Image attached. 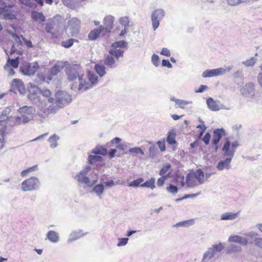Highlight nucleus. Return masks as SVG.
<instances>
[{
	"instance_id": "52",
	"label": "nucleus",
	"mask_w": 262,
	"mask_h": 262,
	"mask_svg": "<svg viewBox=\"0 0 262 262\" xmlns=\"http://www.w3.org/2000/svg\"><path fill=\"white\" fill-rule=\"evenodd\" d=\"M166 190L171 193L176 194L178 192V188L177 186L172 184H170L169 186L166 187Z\"/></svg>"
},
{
	"instance_id": "34",
	"label": "nucleus",
	"mask_w": 262,
	"mask_h": 262,
	"mask_svg": "<svg viewBox=\"0 0 262 262\" xmlns=\"http://www.w3.org/2000/svg\"><path fill=\"white\" fill-rule=\"evenodd\" d=\"M186 184L188 187H193L197 185L193 175H191L190 173L186 176Z\"/></svg>"
},
{
	"instance_id": "44",
	"label": "nucleus",
	"mask_w": 262,
	"mask_h": 262,
	"mask_svg": "<svg viewBox=\"0 0 262 262\" xmlns=\"http://www.w3.org/2000/svg\"><path fill=\"white\" fill-rule=\"evenodd\" d=\"M112 46L114 48H127V43L124 40H120L114 42Z\"/></svg>"
},
{
	"instance_id": "35",
	"label": "nucleus",
	"mask_w": 262,
	"mask_h": 262,
	"mask_svg": "<svg viewBox=\"0 0 262 262\" xmlns=\"http://www.w3.org/2000/svg\"><path fill=\"white\" fill-rule=\"evenodd\" d=\"M19 64V57H17L14 59H10L9 57L7 60V63L5 66V69H6V67L8 65H10L12 67L14 68H18Z\"/></svg>"
},
{
	"instance_id": "49",
	"label": "nucleus",
	"mask_w": 262,
	"mask_h": 262,
	"mask_svg": "<svg viewBox=\"0 0 262 262\" xmlns=\"http://www.w3.org/2000/svg\"><path fill=\"white\" fill-rule=\"evenodd\" d=\"M170 173H167L166 176H161L158 179L157 185L158 186H162L164 185L165 180L169 177Z\"/></svg>"
},
{
	"instance_id": "39",
	"label": "nucleus",
	"mask_w": 262,
	"mask_h": 262,
	"mask_svg": "<svg viewBox=\"0 0 262 262\" xmlns=\"http://www.w3.org/2000/svg\"><path fill=\"white\" fill-rule=\"evenodd\" d=\"M102 157L100 156H98V155H90L88 157V162L90 164H93L97 162H100L102 160Z\"/></svg>"
},
{
	"instance_id": "7",
	"label": "nucleus",
	"mask_w": 262,
	"mask_h": 262,
	"mask_svg": "<svg viewBox=\"0 0 262 262\" xmlns=\"http://www.w3.org/2000/svg\"><path fill=\"white\" fill-rule=\"evenodd\" d=\"M165 14L163 9H158L155 10L151 15V21L154 30H156L159 27L160 21L163 19Z\"/></svg>"
},
{
	"instance_id": "36",
	"label": "nucleus",
	"mask_w": 262,
	"mask_h": 262,
	"mask_svg": "<svg viewBox=\"0 0 262 262\" xmlns=\"http://www.w3.org/2000/svg\"><path fill=\"white\" fill-rule=\"evenodd\" d=\"M155 179L154 178H151L150 180L146 181L144 183L141 184L140 186L142 187L149 188L151 189H154L155 188Z\"/></svg>"
},
{
	"instance_id": "59",
	"label": "nucleus",
	"mask_w": 262,
	"mask_h": 262,
	"mask_svg": "<svg viewBox=\"0 0 262 262\" xmlns=\"http://www.w3.org/2000/svg\"><path fill=\"white\" fill-rule=\"evenodd\" d=\"M234 78H241L243 79L244 78V74L242 70H238L236 71L233 75Z\"/></svg>"
},
{
	"instance_id": "41",
	"label": "nucleus",
	"mask_w": 262,
	"mask_h": 262,
	"mask_svg": "<svg viewBox=\"0 0 262 262\" xmlns=\"http://www.w3.org/2000/svg\"><path fill=\"white\" fill-rule=\"evenodd\" d=\"M257 60V59L256 58L252 57L246 61H242V63L247 67H253L255 64Z\"/></svg>"
},
{
	"instance_id": "53",
	"label": "nucleus",
	"mask_w": 262,
	"mask_h": 262,
	"mask_svg": "<svg viewBox=\"0 0 262 262\" xmlns=\"http://www.w3.org/2000/svg\"><path fill=\"white\" fill-rule=\"evenodd\" d=\"M151 62L155 66L157 67L159 66L160 63L159 56L156 54H154L151 57Z\"/></svg>"
},
{
	"instance_id": "33",
	"label": "nucleus",
	"mask_w": 262,
	"mask_h": 262,
	"mask_svg": "<svg viewBox=\"0 0 262 262\" xmlns=\"http://www.w3.org/2000/svg\"><path fill=\"white\" fill-rule=\"evenodd\" d=\"M124 50L121 49H110L108 51L109 54H111L113 57L114 56L116 59H118L120 57H123Z\"/></svg>"
},
{
	"instance_id": "10",
	"label": "nucleus",
	"mask_w": 262,
	"mask_h": 262,
	"mask_svg": "<svg viewBox=\"0 0 262 262\" xmlns=\"http://www.w3.org/2000/svg\"><path fill=\"white\" fill-rule=\"evenodd\" d=\"M12 5H4L0 7V15L5 20H12L16 18L15 14L12 13L10 9L13 7Z\"/></svg>"
},
{
	"instance_id": "16",
	"label": "nucleus",
	"mask_w": 262,
	"mask_h": 262,
	"mask_svg": "<svg viewBox=\"0 0 262 262\" xmlns=\"http://www.w3.org/2000/svg\"><path fill=\"white\" fill-rule=\"evenodd\" d=\"M228 241L230 242L237 243L244 246H246L248 243L247 238L237 235L230 236L228 238Z\"/></svg>"
},
{
	"instance_id": "28",
	"label": "nucleus",
	"mask_w": 262,
	"mask_h": 262,
	"mask_svg": "<svg viewBox=\"0 0 262 262\" xmlns=\"http://www.w3.org/2000/svg\"><path fill=\"white\" fill-rule=\"evenodd\" d=\"M176 134L174 129L169 130L167 133L166 141L169 145H174L176 143Z\"/></svg>"
},
{
	"instance_id": "46",
	"label": "nucleus",
	"mask_w": 262,
	"mask_h": 262,
	"mask_svg": "<svg viewBox=\"0 0 262 262\" xmlns=\"http://www.w3.org/2000/svg\"><path fill=\"white\" fill-rule=\"evenodd\" d=\"M129 17L128 16H124L120 17L119 19L120 24L127 29L129 27Z\"/></svg>"
},
{
	"instance_id": "56",
	"label": "nucleus",
	"mask_w": 262,
	"mask_h": 262,
	"mask_svg": "<svg viewBox=\"0 0 262 262\" xmlns=\"http://www.w3.org/2000/svg\"><path fill=\"white\" fill-rule=\"evenodd\" d=\"M53 29V25L51 23H47L45 27V30L47 33L51 34L52 35V37H54L55 34L52 32V30Z\"/></svg>"
},
{
	"instance_id": "2",
	"label": "nucleus",
	"mask_w": 262,
	"mask_h": 262,
	"mask_svg": "<svg viewBox=\"0 0 262 262\" xmlns=\"http://www.w3.org/2000/svg\"><path fill=\"white\" fill-rule=\"evenodd\" d=\"M49 101L56 104L58 107L63 108L72 102V97L66 92L58 91L55 93V98H49Z\"/></svg>"
},
{
	"instance_id": "60",
	"label": "nucleus",
	"mask_w": 262,
	"mask_h": 262,
	"mask_svg": "<svg viewBox=\"0 0 262 262\" xmlns=\"http://www.w3.org/2000/svg\"><path fill=\"white\" fill-rule=\"evenodd\" d=\"M245 235L246 236L250 237L251 239L252 240H253L254 241H255V239H256L258 237V234L256 232L253 231L247 233Z\"/></svg>"
},
{
	"instance_id": "1",
	"label": "nucleus",
	"mask_w": 262,
	"mask_h": 262,
	"mask_svg": "<svg viewBox=\"0 0 262 262\" xmlns=\"http://www.w3.org/2000/svg\"><path fill=\"white\" fill-rule=\"evenodd\" d=\"M65 72L70 81H74L78 78V82H75L71 85L73 91L85 92L92 89L98 82L97 76L90 71L85 72L80 64H73L67 67Z\"/></svg>"
},
{
	"instance_id": "43",
	"label": "nucleus",
	"mask_w": 262,
	"mask_h": 262,
	"mask_svg": "<svg viewBox=\"0 0 262 262\" xmlns=\"http://www.w3.org/2000/svg\"><path fill=\"white\" fill-rule=\"evenodd\" d=\"M144 181L143 178H139L135 180H134L132 181L130 183L128 184V186L129 187H138L139 186H140L141 183L143 182Z\"/></svg>"
},
{
	"instance_id": "18",
	"label": "nucleus",
	"mask_w": 262,
	"mask_h": 262,
	"mask_svg": "<svg viewBox=\"0 0 262 262\" xmlns=\"http://www.w3.org/2000/svg\"><path fill=\"white\" fill-rule=\"evenodd\" d=\"M40 90L39 88L35 85H31L28 88L29 94L28 95V98L33 100L35 99L36 95L40 93Z\"/></svg>"
},
{
	"instance_id": "19",
	"label": "nucleus",
	"mask_w": 262,
	"mask_h": 262,
	"mask_svg": "<svg viewBox=\"0 0 262 262\" xmlns=\"http://www.w3.org/2000/svg\"><path fill=\"white\" fill-rule=\"evenodd\" d=\"M114 17L112 15L105 16L103 20L105 29L107 32H110L113 28Z\"/></svg>"
},
{
	"instance_id": "27",
	"label": "nucleus",
	"mask_w": 262,
	"mask_h": 262,
	"mask_svg": "<svg viewBox=\"0 0 262 262\" xmlns=\"http://www.w3.org/2000/svg\"><path fill=\"white\" fill-rule=\"evenodd\" d=\"M104 190V186L103 183H100L99 184L95 185L92 189V192H94L96 194V195L99 197V198H101V195L103 193Z\"/></svg>"
},
{
	"instance_id": "40",
	"label": "nucleus",
	"mask_w": 262,
	"mask_h": 262,
	"mask_svg": "<svg viewBox=\"0 0 262 262\" xmlns=\"http://www.w3.org/2000/svg\"><path fill=\"white\" fill-rule=\"evenodd\" d=\"M74 42H78V41L75 39L70 38L67 40L61 41V45L64 48H69L73 45Z\"/></svg>"
},
{
	"instance_id": "38",
	"label": "nucleus",
	"mask_w": 262,
	"mask_h": 262,
	"mask_svg": "<svg viewBox=\"0 0 262 262\" xmlns=\"http://www.w3.org/2000/svg\"><path fill=\"white\" fill-rule=\"evenodd\" d=\"M11 110L10 107H6L4 109L1 113H0V122H4L6 120V118H7V120H8V115L11 113Z\"/></svg>"
},
{
	"instance_id": "42",
	"label": "nucleus",
	"mask_w": 262,
	"mask_h": 262,
	"mask_svg": "<svg viewBox=\"0 0 262 262\" xmlns=\"http://www.w3.org/2000/svg\"><path fill=\"white\" fill-rule=\"evenodd\" d=\"M214 252L212 248L208 249L207 251L204 254L202 261L208 258L209 259L212 258L214 255Z\"/></svg>"
},
{
	"instance_id": "24",
	"label": "nucleus",
	"mask_w": 262,
	"mask_h": 262,
	"mask_svg": "<svg viewBox=\"0 0 262 262\" xmlns=\"http://www.w3.org/2000/svg\"><path fill=\"white\" fill-rule=\"evenodd\" d=\"M104 65L108 67L111 69H114L116 67L115 60L111 54L107 55L105 56L104 60Z\"/></svg>"
},
{
	"instance_id": "48",
	"label": "nucleus",
	"mask_w": 262,
	"mask_h": 262,
	"mask_svg": "<svg viewBox=\"0 0 262 262\" xmlns=\"http://www.w3.org/2000/svg\"><path fill=\"white\" fill-rule=\"evenodd\" d=\"M192 221H184L183 222H180L174 225L176 227H188L190 225L192 224Z\"/></svg>"
},
{
	"instance_id": "20",
	"label": "nucleus",
	"mask_w": 262,
	"mask_h": 262,
	"mask_svg": "<svg viewBox=\"0 0 262 262\" xmlns=\"http://www.w3.org/2000/svg\"><path fill=\"white\" fill-rule=\"evenodd\" d=\"M31 17L32 20L35 21L42 23L45 21L46 17L42 12H39L36 11H32L31 13Z\"/></svg>"
},
{
	"instance_id": "11",
	"label": "nucleus",
	"mask_w": 262,
	"mask_h": 262,
	"mask_svg": "<svg viewBox=\"0 0 262 262\" xmlns=\"http://www.w3.org/2000/svg\"><path fill=\"white\" fill-rule=\"evenodd\" d=\"M242 94L246 97L253 98L255 96L254 84L250 82L246 83L241 90Z\"/></svg>"
},
{
	"instance_id": "21",
	"label": "nucleus",
	"mask_w": 262,
	"mask_h": 262,
	"mask_svg": "<svg viewBox=\"0 0 262 262\" xmlns=\"http://www.w3.org/2000/svg\"><path fill=\"white\" fill-rule=\"evenodd\" d=\"M170 100L174 101L176 103L177 107H180L182 109L185 108L186 105L192 103V101H185L182 99H177L174 97H171L170 98Z\"/></svg>"
},
{
	"instance_id": "62",
	"label": "nucleus",
	"mask_w": 262,
	"mask_h": 262,
	"mask_svg": "<svg viewBox=\"0 0 262 262\" xmlns=\"http://www.w3.org/2000/svg\"><path fill=\"white\" fill-rule=\"evenodd\" d=\"M211 135L209 133H207L203 138V141L205 145H208L209 144Z\"/></svg>"
},
{
	"instance_id": "14",
	"label": "nucleus",
	"mask_w": 262,
	"mask_h": 262,
	"mask_svg": "<svg viewBox=\"0 0 262 262\" xmlns=\"http://www.w3.org/2000/svg\"><path fill=\"white\" fill-rule=\"evenodd\" d=\"M18 112L21 114L33 117V115L36 112V110L35 108L32 106L25 105L20 107L18 110Z\"/></svg>"
},
{
	"instance_id": "29",
	"label": "nucleus",
	"mask_w": 262,
	"mask_h": 262,
	"mask_svg": "<svg viewBox=\"0 0 262 262\" xmlns=\"http://www.w3.org/2000/svg\"><path fill=\"white\" fill-rule=\"evenodd\" d=\"M64 66L62 63H56L49 71V73L52 76L56 75L63 68Z\"/></svg>"
},
{
	"instance_id": "47",
	"label": "nucleus",
	"mask_w": 262,
	"mask_h": 262,
	"mask_svg": "<svg viewBox=\"0 0 262 262\" xmlns=\"http://www.w3.org/2000/svg\"><path fill=\"white\" fill-rule=\"evenodd\" d=\"M171 167V165L169 163L166 164L159 171V174L161 176H166V172Z\"/></svg>"
},
{
	"instance_id": "26",
	"label": "nucleus",
	"mask_w": 262,
	"mask_h": 262,
	"mask_svg": "<svg viewBox=\"0 0 262 262\" xmlns=\"http://www.w3.org/2000/svg\"><path fill=\"white\" fill-rule=\"evenodd\" d=\"M92 154L98 155L105 156L107 151V149L102 145H97L91 151Z\"/></svg>"
},
{
	"instance_id": "25",
	"label": "nucleus",
	"mask_w": 262,
	"mask_h": 262,
	"mask_svg": "<svg viewBox=\"0 0 262 262\" xmlns=\"http://www.w3.org/2000/svg\"><path fill=\"white\" fill-rule=\"evenodd\" d=\"M84 234L82 233V231L78 230V231H73L70 234L69 237L68 239L69 243L76 241L80 237H82Z\"/></svg>"
},
{
	"instance_id": "9",
	"label": "nucleus",
	"mask_w": 262,
	"mask_h": 262,
	"mask_svg": "<svg viewBox=\"0 0 262 262\" xmlns=\"http://www.w3.org/2000/svg\"><path fill=\"white\" fill-rule=\"evenodd\" d=\"M80 21L77 18L74 17L69 20L68 25V30L73 36H76L79 31Z\"/></svg>"
},
{
	"instance_id": "15",
	"label": "nucleus",
	"mask_w": 262,
	"mask_h": 262,
	"mask_svg": "<svg viewBox=\"0 0 262 262\" xmlns=\"http://www.w3.org/2000/svg\"><path fill=\"white\" fill-rule=\"evenodd\" d=\"M219 102V101H215L211 97L208 98L206 101L208 107L212 111H218L220 109L223 108L222 107H220Z\"/></svg>"
},
{
	"instance_id": "13",
	"label": "nucleus",
	"mask_w": 262,
	"mask_h": 262,
	"mask_svg": "<svg viewBox=\"0 0 262 262\" xmlns=\"http://www.w3.org/2000/svg\"><path fill=\"white\" fill-rule=\"evenodd\" d=\"M233 157H227L224 160H221L216 165V168L219 170H223L224 169H229L231 168V162Z\"/></svg>"
},
{
	"instance_id": "31",
	"label": "nucleus",
	"mask_w": 262,
	"mask_h": 262,
	"mask_svg": "<svg viewBox=\"0 0 262 262\" xmlns=\"http://www.w3.org/2000/svg\"><path fill=\"white\" fill-rule=\"evenodd\" d=\"M105 67L104 65L101 64H96L95 65L94 69L97 74L100 77H102L106 74Z\"/></svg>"
},
{
	"instance_id": "8",
	"label": "nucleus",
	"mask_w": 262,
	"mask_h": 262,
	"mask_svg": "<svg viewBox=\"0 0 262 262\" xmlns=\"http://www.w3.org/2000/svg\"><path fill=\"white\" fill-rule=\"evenodd\" d=\"M91 169V167L90 166H86L75 176L74 178L78 183L87 185L90 183V178L86 176Z\"/></svg>"
},
{
	"instance_id": "64",
	"label": "nucleus",
	"mask_w": 262,
	"mask_h": 262,
	"mask_svg": "<svg viewBox=\"0 0 262 262\" xmlns=\"http://www.w3.org/2000/svg\"><path fill=\"white\" fill-rule=\"evenodd\" d=\"M6 134V127H2L0 129V142L4 143Z\"/></svg>"
},
{
	"instance_id": "51",
	"label": "nucleus",
	"mask_w": 262,
	"mask_h": 262,
	"mask_svg": "<svg viewBox=\"0 0 262 262\" xmlns=\"http://www.w3.org/2000/svg\"><path fill=\"white\" fill-rule=\"evenodd\" d=\"M11 120H14V121L15 122V125H20L24 123L22 121V118L21 117V116H17L16 117H10L8 118V121L9 122H10Z\"/></svg>"
},
{
	"instance_id": "22",
	"label": "nucleus",
	"mask_w": 262,
	"mask_h": 262,
	"mask_svg": "<svg viewBox=\"0 0 262 262\" xmlns=\"http://www.w3.org/2000/svg\"><path fill=\"white\" fill-rule=\"evenodd\" d=\"M47 238L52 243H56L59 241V236L57 232L53 231H49L46 234Z\"/></svg>"
},
{
	"instance_id": "58",
	"label": "nucleus",
	"mask_w": 262,
	"mask_h": 262,
	"mask_svg": "<svg viewBox=\"0 0 262 262\" xmlns=\"http://www.w3.org/2000/svg\"><path fill=\"white\" fill-rule=\"evenodd\" d=\"M212 248V249H213L214 253H215L216 252L221 251L223 249L224 246H223L222 243H219L218 244H215L213 245Z\"/></svg>"
},
{
	"instance_id": "57",
	"label": "nucleus",
	"mask_w": 262,
	"mask_h": 262,
	"mask_svg": "<svg viewBox=\"0 0 262 262\" xmlns=\"http://www.w3.org/2000/svg\"><path fill=\"white\" fill-rule=\"evenodd\" d=\"M247 0H227L228 5L230 6H236L242 3L246 2Z\"/></svg>"
},
{
	"instance_id": "37",
	"label": "nucleus",
	"mask_w": 262,
	"mask_h": 262,
	"mask_svg": "<svg viewBox=\"0 0 262 262\" xmlns=\"http://www.w3.org/2000/svg\"><path fill=\"white\" fill-rule=\"evenodd\" d=\"M101 33V30L98 29H94L91 31L88 35L89 39L90 40H96Z\"/></svg>"
},
{
	"instance_id": "54",
	"label": "nucleus",
	"mask_w": 262,
	"mask_h": 262,
	"mask_svg": "<svg viewBox=\"0 0 262 262\" xmlns=\"http://www.w3.org/2000/svg\"><path fill=\"white\" fill-rule=\"evenodd\" d=\"M36 167H37V165H35L32 167H29V168H28L27 169L23 170L21 172V176L22 177H25L28 173L34 171Z\"/></svg>"
},
{
	"instance_id": "55",
	"label": "nucleus",
	"mask_w": 262,
	"mask_h": 262,
	"mask_svg": "<svg viewBox=\"0 0 262 262\" xmlns=\"http://www.w3.org/2000/svg\"><path fill=\"white\" fill-rule=\"evenodd\" d=\"M118 243L117 244V246L121 247L126 245L128 241V238L126 237H122L119 238L118 239Z\"/></svg>"
},
{
	"instance_id": "6",
	"label": "nucleus",
	"mask_w": 262,
	"mask_h": 262,
	"mask_svg": "<svg viewBox=\"0 0 262 262\" xmlns=\"http://www.w3.org/2000/svg\"><path fill=\"white\" fill-rule=\"evenodd\" d=\"M226 135L225 130L223 128H217L213 132V137L211 141L212 144V148L215 152H217L219 147V142L222 137Z\"/></svg>"
},
{
	"instance_id": "63",
	"label": "nucleus",
	"mask_w": 262,
	"mask_h": 262,
	"mask_svg": "<svg viewBox=\"0 0 262 262\" xmlns=\"http://www.w3.org/2000/svg\"><path fill=\"white\" fill-rule=\"evenodd\" d=\"M241 250V248L239 246L232 245L229 248V251L232 252H237Z\"/></svg>"
},
{
	"instance_id": "30",
	"label": "nucleus",
	"mask_w": 262,
	"mask_h": 262,
	"mask_svg": "<svg viewBox=\"0 0 262 262\" xmlns=\"http://www.w3.org/2000/svg\"><path fill=\"white\" fill-rule=\"evenodd\" d=\"M238 217V213H234L230 212L223 213L221 216V220H234Z\"/></svg>"
},
{
	"instance_id": "3",
	"label": "nucleus",
	"mask_w": 262,
	"mask_h": 262,
	"mask_svg": "<svg viewBox=\"0 0 262 262\" xmlns=\"http://www.w3.org/2000/svg\"><path fill=\"white\" fill-rule=\"evenodd\" d=\"M40 182L36 177H32L24 181L21 184L23 191H36L39 189Z\"/></svg>"
},
{
	"instance_id": "17",
	"label": "nucleus",
	"mask_w": 262,
	"mask_h": 262,
	"mask_svg": "<svg viewBox=\"0 0 262 262\" xmlns=\"http://www.w3.org/2000/svg\"><path fill=\"white\" fill-rule=\"evenodd\" d=\"M12 86L15 87L21 94H25L26 89L23 82L18 79H14L12 81Z\"/></svg>"
},
{
	"instance_id": "5",
	"label": "nucleus",
	"mask_w": 262,
	"mask_h": 262,
	"mask_svg": "<svg viewBox=\"0 0 262 262\" xmlns=\"http://www.w3.org/2000/svg\"><path fill=\"white\" fill-rule=\"evenodd\" d=\"M239 145L237 141H235L231 143L230 141L228 139H226L222 148V150L224 152V156L225 157H233L236 151V148Z\"/></svg>"
},
{
	"instance_id": "4",
	"label": "nucleus",
	"mask_w": 262,
	"mask_h": 262,
	"mask_svg": "<svg viewBox=\"0 0 262 262\" xmlns=\"http://www.w3.org/2000/svg\"><path fill=\"white\" fill-rule=\"evenodd\" d=\"M39 68V64L37 61L30 63L24 61L21 63L19 70L25 75H33Z\"/></svg>"
},
{
	"instance_id": "61",
	"label": "nucleus",
	"mask_w": 262,
	"mask_h": 262,
	"mask_svg": "<svg viewBox=\"0 0 262 262\" xmlns=\"http://www.w3.org/2000/svg\"><path fill=\"white\" fill-rule=\"evenodd\" d=\"M21 117L22 118V121L24 124L29 122L33 119L32 116L23 114H21Z\"/></svg>"
},
{
	"instance_id": "50",
	"label": "nucleus",
	"mask_w": 262,
	"mask_h": 262,
	"mask_svg": "<svg viewBox=\"0 0 262 262\" xmlns=\"http://www.w3.org/2000/svg\"><path fill=\"white\" fill-rule=\"evenodd\" d=\"M130 153H134V154H140L141 155H144V152L140 148L138 147H135L133 148H130L129 149L128 151Z\"/></svg>"
},
{
	"instance_id": "23",
	"label": "nucleus",
	"mask_w": 262,
	"mask_h": 262,
	"mask_svg": "<svg viewBox=\"0 0 262 262\" xmlns=\"http://www.w3.org/2000/svg\"><path fill=\"white\" fill-rule=\"evenodd\" d=\"M194 178L196 179L199 182V184H202L204 182V173L201 169H197L192 174Z\"/></svg>"
},
{
	"instance_id": "12",
	"label": "nucleus",
	"mask_w": 262,
	"mask_h": 262,
	"mask_svg": "<svg viewBox=\"0 0 262 262\" xmlns=\"http://www.w3.org/2000/svg\"><path fill=\"white\" fill-rule=\"evenodd\" d=\"M226 73V69L224 68H220L211 70H206L202 73L203 78H209L219 75H222Z\"/></svg>"
},
{
	"instance_id": "45",
	"label": "nucleus",
	"mask_w": 262,
	"mask_h": 262,
	"mask_svg": "<svg viewBox=\"0 0 262 262\" xmlns=\"http://www.w3.org/2000/svg\"><path fill=\"white\" fill-rule=\"evenodd\" d=\"M157 151L158 148L155 145H151L149 148V157L151 159H154L157 155Z\"/></svg>"
},
{
	"instance_id": "32",
	"label": "nucleus",
	"mask_w": 262,
	"mask_h": 262,
	"mask_svg": "<svg viewBox=\"0 0 262 262\" xmlns=\"http://www.w3.org/2000/svg\"><path fill=\"white\" fill-rule=\"evenodd\" d=\"M59 140V137L55 134L51 136L48 139V141L50 144V147L54 148L57 146V141Z\"/></svg>"
}]
</instances>
